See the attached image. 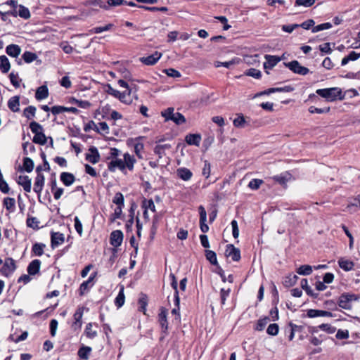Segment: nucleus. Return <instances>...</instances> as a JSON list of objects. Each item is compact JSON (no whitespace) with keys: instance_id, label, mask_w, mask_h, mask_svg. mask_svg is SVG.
Returning a JSON list of instances; mask_svg holds the SVG:
<instances>
[{"instance_id":"1","label":"nucleus","mask_w":360,"mask_h":360,"mask_svg":"<svg viewBox=\"0 0 360 360\" xmlns=\"http://www.w3.org/2000/svg\"><path fill=\"white\" fill-rule=\"evenodd\" d=\"M136 162L135 158L128 153L123 155V159L113 158L108 163V169L110 172H114L117 169L120 170L122 173L126 174L127 169L132 172L134 165Z\"/></svg>"},{"instance_id":"2","label":"nucleus","mask_w":360,"mask_h":360,"mask_svg":"<svg viewBox=\"0 0 360 360\" xmlns=\"http://www.w3.org/2000/svg\"><path fill=\"white\" fill-rule=\"evenodd\" d=\"M31 131L34 134L32 141L37 144L44 145L46 143L47 138L44 133L42 126L35 121H32L30 124Z\"/></svg>"},{"instance_id":"3","label":"nucleus","mask_w":360,"mask_h":360,"mask_svg":"<svg viewBox=\"0 0 360 360\" xmlns=\"http://www.w3.org/2000/svg\"><path fill=\"white\" fill-rule=\"evenodd\" d=\"M316 93L328 101H334L337 98H343L342 91L338 87L319 89L316 90Z\"/></svg>"},{"instance_id":"4","label":"nucleus","mask_w":360,"mask_h":360,"mask_svg":"<svg viewBox=\"0 0 360 360\" xmlns=\"http://www.w3.org/2000/svg\"><path fill=\"white\" fill-rule=\"evenodd\" d=\"M42 167L41 165H39L36 168L37 176L34 179V191L38 195L39 199L41 196V193L43 190L44 183H45V177L43 174H41Z\"/></svg>"},{"instance_id":"5","label":"nucleus","mask_w":360,"mask_h":360,"mask_svg":"<svg viewBox=\"0 0 360 360\" xmlns=\"http://www.w3.org/2000/svg\"><path fill=\"white\" fill-rule=\"evenodd\" d=\"M283 64L295 74L306 75L309 72V70L306 67L302 66L297 60H292L284 63Z\"/></svg>"},{"instance_id":"6","label":"nucleus","mask_w":360,"mask_h":360,"mask_svg":"<svg viewBox=\"0 0 360 360\" xmlns=\"http://www.w3.org/2000/svg\"><path fill=\"white\" fill-rule=\"evenodd\" d=\"M16 269L15 260L11 257L6 258L1 269V274L5 276L11 275Z\"/></svg>"},{"instance_id":"7","label":"nucleus","mask_w":360,"mask_h":360,"mask_svg":"<svg viewBox=\"0 0 360 360\" xmlns=\"http://www.w3.org/2000/svg\"><path fill=\"white\" fill-rule=\"evenodd\" d=\"M266 62L264 63V68L267 74H269V70L276 66L281 58L276 56L265 55Z\"/></svg>"},{"instance_id":"8","label":"nucleus","mask_w":360,"mask_h":360,"mask_svg":"<svg viewBox=\"0 0 360 360\" xmlns=\"http://www.w3.org/2000/svg\"><path fill=\"white\" fill-rule=\"evenodd\" d=\"M162 53L155 51L153 54L140 58V61L146 65H154L161 58Z\"/></svg>"},{"instance_id":"9","label":"nucleus","mask_w":360,"mask_h":360,"mask_svg":"<svg viewBox=\"0 0 360 360\" xmlns=\"http://www.w3.org/2000/svg\"><path fill=\"white\" fill-rule=\"evenodd\" d=\"M123 240V233L120 230L113 231L110 233V245L115 248H117L121 245Z\"/></svg>"},{"instance_id":"10","label":"nucleus","mask_w":360,"mask_h":360,"mask_svg":"<svg viewBox=\"0 0 360 360\" xmlns=\"http://www.w3.org/2000/svg\"><path fill=\"white\" fill-rule=\"evenodd\" d=\"M225 255L226 257H231V259L238 262L240 259V251L238 248H235L233 245L229 244L226 245Z\"/></svg>"},{"instance_id":"11","label":"nucleus","mask_w":360,"mask_h":360,"mask_svg":"<svg viewBox=\"0 0 360 360\" xmlns=\"http://www.w3.org/2000/svg\"><path fill=\"white\" fill-rule=\"evenodd\" d=\"M86 160L92 164H96L100 160V154L95 146H91L89 149V153L86 154Z\"/></svg>"},{"instance_id":"12","label":"nucleus","mask_w":360,"mask_h":360,"mask_svg":"<svg viewBox=\"0 0 360 360\" xmlns=\"http://www.w3.org/2000/svg\"><path fill=\"white\" fill-rule=\"evenodd\" d=\"M96 276V272L92 274L89 278L84 281L79 286V295H84L94 285L93 281Z\"/></svg>"},{"instance_id":"13","label":"nucleus","mask_w":360,"mask_h":360,"mask_svg":"<svg viewBox=\"0 0 360 360\" xmlns=\"http://www.w3.org/2000/svg\"><path fill=\"white\" fill-rule=\"evenodd\" d=\"M65 240L64 234L60 232H52L51 236V245L52 248H55L63 244Z\"/></svg>"},{"instance_id":"14","label":"nucleus","mask_w":360,"mask_h":360,"mask_svg":"<svg viewBox=\"0 0 360 360\" xmlns=\"http://www.w3.org/2000/svg\"><path fill=\"white\" fill-rule=\"evenodd\" d=\"M233 124L236 128H244L249 126L250 122L242 113H238L236 118L233 120Z\"/></svg>"},{"instance_id":"15","label":"nucleus","mask_w":360,"mask_h":360,"mask_svg":"<svg viewBox=\"0 0 360 360\" xmlns=\"http://www.w3.org/2000/svg\"><path fill=\"white\" fill-rule=\"evenodd\" d=\"M17 183L23 188L25 192L30 193L31 191L32 181L31 179L28 176H19Z\"/></svg>"},{"instance_id":"16","label":"nucleus","mask_w":360,"mask_h":360,"mask_svg":"<svg viewBox=\"0 0 360 360\" xmlns=\"http://www.w3.org/2000/svg\"><path fill=\"white\" fill-rule=\"evenodd\" d=\"M83 316V310L82 308H79L74 314V322L72 324V328L74 330L80 329L82 327V319Z\"/></svg>"},{"instance_id":"17","label":"nucleus","mask_w":360,"mask_h":360,"mask_svg":"<svg viewBox=\"0 0 360 360\" xmlns=\"http://www.w3.org/2000/svg\"><path fill=\"white\" fill-rule=\"evenodd\" d=\"M4 5L10 6L11 10H8L7 11H5L4 13V15H13V16H18V10L19 5H18L17 1L15 0H8L6 3H4Z\"/></svg>"},{"instance_id":"18","label":"nucleus","mask_w":360,"mask_h":360,"mask_svg":"<svg viewBox=\"0 0 360 360\" xmlns=\"http://www.w3.org/2000/svg\"><path fill=\"white\" fill-rule=\"evenodd\" d=\"M307 316L309 318H316L319 316L333 317V315L330 311L319 310V309H309L307 311Z\"/></svg>"},{"instance_id":"19","label":"nucleus","mask_w":360,"mask_h":360,"mask_svg":"<svg viewBox=\"0 0 360 360\" xmlns=\"http://www.w3.org/2000/svg\"><path fill=\"white\" fill-rule=\"evenodd\" d=\"M338 305L345 309H350L352 308L351 301L348 297V292L342 293L338 300Z\"/></svg>"},{"instance_id":"20","label":"nucleus","mask_w":360,"mask_h":360,"mask_svg":"<svg viewBox=\"0 0 360 360\" xmlns=\"http://www.w3.org/2000/svg\"><path fill=\"white\" fill-rule=\"evenodd\" d=\"M167 312L164 308H161L160 312L158 314L159 322L162 329L163 333H166L168 328V323L167 319Z\"/></svg>"},{"instance_id":"21","label":"nucleus","mask_w":360,"mask_h":360,"mask_svg":"<svg viewBox=\"0 0 360 360\" xmlns=\"http://www.w3.org/2000/svg\"><path fill=\"white\" fill-rule=\"evenodd\" d=\"M60 181L66 186H71L75 181L74 174L70 172H62L60 176Z\"/></svg>"},{"instance_id":"22","label":"nucleus","mask_w":360,"mask_h":360,"mask_svg":"<svg viewBox=\"0 0 360 360\" xmlns=\"http://www.w3.org/2000/svg\"><path fill=\"white\" fill-rule=\"evenodd\" d=\"M6 53L9 56L17 58L21 53V48L17 44H9L6 48Z\"/></svg>"},{"instance_id":"23","label":"nucleus","mask_w":360,"mask_h":360,"mask_svg":"<svg viewBox=\"0 0 360 360\" xmlns=\"http://www.w3.org/2000/svg\"><path fill=\"white\" fill-rule=\"evenodd\" d=\"M41 261L39 259H34L32 260L27 266V272L30 275H35L37 274L40 269Z\"/></svg>"},{"instance_id":"24","label":"nucleus","mask_w":360,"mask_h":360,"mask_svg":"<svg viewBox=\"0 0 360 360\" xmlns=\"http://www.w3.org/2000/svg\"><path fill=\"white\" fill-rule=\"evenodd\" d=\"M177 176L184 181H188L191 179L193 173L186 167H180L176 170Z\"/></svg>"},{"instance_id":"25","label":"nucleus","mask_w":360,"mask_h":360,"mask_svg":"<svg viewBox=\"0 0 360 360\" xmlns=\"http://www.w3.org/2000/svg\"><path fill=\"white\" fill-rule=\"evenodd\" d=\"M185 141L188 145L198 146L200 143L201 136L198 134H190L186 136Z\"/></svg>"},{"instance_id":"26","label":"nucleus","mask_w":360,"mask_h":360,"mask_svg":"<svg viewBox=\"0 0 360 360\" xmlns=\"http://www.w3.org/2000/svg\"><path fill=\"white\" fill-rule=\"evenodd\" d=\"M20 97L18 96L11 97L8 101V108L15 112H18L20 108Z\"/></svg>"},{"instance_id":"27","label":"nucleus","mask_w":360,"mask_h":360,"mask_svg":"<svg viewBox=\"0 0 360 360\" xmlns=\"http://www.w3.org/2000/svg\"><path fill=\"white\" fill-rule=\"evenodd\" d=\"M49 96V90L46 85H42L37 88L35 93V98L38 101L45 99Z\"/></svg>"},{"instance_id":"28","label":"nucleus","mask_w":360,"mask_h":360,"mask_svg":"<svg viewBox=\"0 0 360 360\" xmlns=\"http://www.w3.org/2000/svg\"><path fill=\"white\" fill-rule=\"evenodd\" d=\"M359 201V195H358L349 202V204L346 207L345 211H348L349 212H356L359 208H360Z\"/></svg>"},{"instance_id":"29","label":"nucleus","mask_w":360,"mask_h":360,"mask_svg":"<svg viewBox=\"0 0 360 360\" xmlns=\"http://www.w3.org/2000/svg\"><path fill=\"white\" fill-rule=\"evenodd\" d=\"M11 68V64L8 58L4 56H0V70L2 73H7Z\"/></svg>"},{"instance_id":"30","label":"nucleus","mask_w":360,"mask_h":360,"mask_svg":"<svg viewBox=\"0 0 360 360\" xmlns=\"http://www.w3.org/2000/svg\"><path fill=\"white\" fill-rule=\"evenodd\" d=\"M91 347L82 345L78 350V356L83 360H88L91 352Z\"/></svg>"},{"instance_id":"31","label":"nucleus","mask_w":360,"mask_h":360,"mask_svg":"<svg viewBox=\"0 0 360 360\" xmlns=\"http://www.w3.org/2000/svg\"><path fill=\"white\" fill-rule=\"evenodd\" d=\"M338 264L341 269H342L343 270H345L346 271H349L352 270L354 266V264L353 262L348 260V259H345L344 258H340L338 260Z\"/></svg>"},{"instance_id":"32","label":"nucleus","mask_w":360,"mask_h":360,"mask_svg":"<svg viewBox=\"0 0 360 360\" xmlns=\"http://www.w3.org/2000/svg\"><path fill=\"white\" fill-rule=\"evenodd\" d=\"M142 137H139L138 139H136L134 143V153L139 159L143 158L142 152L144 149L143 143L138 141V139H140Z\"/></svg>"},{"instance_id":"33","label":"nucleus","mask_w":360,"mask_h":360,"mask_svg":"<svg viewBox=\"0 0 360 360\" xmlns=\"http://www.w3.org/2000/svg\"><path fill=\"white\" fill-rule=\"evenodd\" d=\"M124 301H125V296H124V287L122 286L120 288V290L118 292V295L115 297V306H117V308H120L121 307H122L124 305Z\"/></svg>"},{"instance_id":"34","label":"nucleus","mask_w":360,"mask_h":360,"mask_svg":"<svg viewBox=\"0 0 360 360\" xmlns=\"http://www.w3.org/2000/svg\"><path fill=\"white\" fill-rule=\"evenodd\" d=\"M4 206L6 207L7 210L10 212H13L15 208V200L13 198H5L4 199Z\"/></svg>"},{"instance_id":"35","label":"nucleus","mask_w":360,"mask_h":360,"mask_svg":"<svg viewBox=\"0 0 360 360\" xmlns=\"http://www.w3.org/2000/svg\"><path fill=\"white\" fill-rule=\"evenodd\" d=\"M170 276L172 278L171 285H172V288L174 290V302L178 304L180 302V299H179V292H178L177 281H176L175 276L173 274H171Z\"/></svg>"},{"instance_id":"36","label":"nucleus","mask_w":360,"mask_h":360,"mask_svg":"<svg viewBox=\"0 0 360 360\" xmlns=\"http://www.w3.org/2000/svg\"><path fill=\"white\" fill-rule=\"evenodd\" d=\"M34 169V162L30 158H24L23 159V165L21 170H25L27 172H31Z\"/></svg>"},{"instance_id":"37","label":"nucleus","mask_w":360,"mask_h":360,"mask_svg":"<svg viewBox=\"0 0 360 360\" xmlns=\"http://www.w3.org/2000/svg\"><path fill=\"white\" fill-rule=\"evenodd\" d=\"M46 245L44 243H36L33 245L32 251L36 256H41L44 254V250Z\"/></svg>"},{"instance_id":"38","label":"nucleus","mask_w":360,"mask_h":360,"mask_svg":"<svg viewBox=\"0 0 360 360\" xmlns=\"http://www.w3.org/2000/svg\"><path fill=\"white\" fill-rule=\"evenodd\" d=\"M298 279V276L295 274H290L284 278L283 284L286 287L294 285Z\"/></svg>"},{"instance_id":"39","label":"nucleus","mask_w":360,"mask_h":360,"mask_svg":"<svg viewBox=\"0 0 360 360\" xmlns=\"http://www.w3.org/2000/svg\"><path fill=\"white\" fill-rule=\"evenodd\" d=\"M93 323H89L85 328L84 334L89 339H94L97 336V331L92 330Z\"/></svg>"},{"instance_id":"40","label":"nucleus","mask_w":360,"mask_h":360,"mask_svg":"<svg viewBox=\"0 0 360 360\" xmlns=\"http://www.w3.org/2000/svg\"><path fill=\"white\" fill-rule=\"evenodd\" d=\"M131 90L124 91L123 92H120V96H118V99L126 104H129L131 103L132 100L130 98Z\"/></svg>"},{"instance_id":"41","label":"nucleus","mask_w":360,"mask_h":360,"mask_svg":"<svg viewBox=\"0 0 360 360\" xmlns=\"http://www.w3.org/2000/svg\"><path fill=\"white\" fill-rule=\"evenodd\" d=\"M270 321V319L267 316H265L264 318L259 319L257 321V323L255 326V330L258 331H262L264 329L265 326L267 325L269 321Z\"/></svg>"},{"instance_id":"42","label":"nucleus","mask_w":360,"mask_h":360,"mask_svg":"<svg viewBox=\"0 0 360 360\" xmlns=\"http://www.w3.org/2000/svg\"><path fill=\"white\" fill-rule=\"evenodd\" d=\"M142 208L143 210H150L153 212H155V205L154 204V202L152 199H144L142 202Z\"/></svg>"},{"instance_id":"43","label":"nucleus","mask_w":360,"mask_h":360,"mask_svg":"<svg viewBox=\"0 0 360 360\" xmlns=\"http://www.w3.org/2000/svg\"><path fill=\"white\" fill-rule=\"evenodd\" d=\"M39 221L37 217H30L27 219L26 224L28 227L32 228L33 229H39Z\"/></svg>"},{"instance_id":"44","label":"nucleus","mask_w":360,"mask_h":360,"mask_svg":"<svg viewBox=\"0 0 360 360\" xmlns=\"http://www.w3.org/2000/svg\"><path fill=\"white\" fill-rule=\"evenodd\" d=\"M22 58L25 63H30L35 60L37 58V56L34 53L30 51H25L22 54Z\"/></svg>"},{"instance_id":"45","label":"nucleus","mask_w":360,"mask_h":360,"mask_svg":"<svg viewBox=\"0 0 360 360\" xmlns=\"http://www.w3.org/2000/svg\"><path fill=\"white\" fill-rule=\"evenodd\" d=\"M36 108L32 105H30L25 108L23 111V115L28 120L33 118L35 116Z\"/></svg>"},{"instance_id":"46","label":"nucleus","mask_w":360,"mask_h":360,"mask_svg":"<svg viewBox=\"0 0 360 360\" xmlns=\"http://www.w3.org/2000/svg\"><path fill=\"white\" fill-rule=\"evenodd\" d=\"M18 13L20 17L24 19H28L30 17L29 9L22 5H19Z\"/></svg>"},{"instance_id":"47","label":"nucleus","mask_w":360,"mask_h":360,"mask_svg":"<svg viewBox=\"0 0 360 360\" xmlns=\"http://www.w3.org/2000/svg\"><path fill=\"white\" fill-rule=\"evenodd\" d=\"M206 259L213 265L217 264V259L216 253L212 250L205 251Z\"/></svg>"},{"instance_id":"48","label":"nucleus","mask_w":360,"mask_h":360,"mask_svg":"<svg viewBox=\"0 0 360 360\" xmlns=\"http://www.w3.org/2000/svg\"><path fill=\"white\" fill-rule=\"evenodd\" d=\"M312 272V267L310 265H302L297 269L300 275H309Z\"/></svg>"},{"instance_id":"49","label":"nucleus","mask_w":360,"mask_h":360,"mask_svg":"<svg viewBox=\"0 0 360 360\" xmlns=\"http://www.w3.org/2000/svg\"><path fill=\"white\" fill-rule=\"evenodd\" d=\"M332 27V24L330 22H325L320 25H318L316 26H314L312 27L311 32L313 33H316L324 30H328Z\"/></svg>"},{"instance_id":"50","label":"nucleus","mask_w":360,"mask_h":360,"mask_svg":"<svg viewBox=\"0 0 360 360\" xmlns=\"http://www.w3.org/2000/svg\"><path fill=\"white\" fill-rule=\"evenodd\" d=\"M263 183L262 179H253L249 182L248 187L252 190H257Z\"/></svg>"},{"instance_id":"51","label":"nucleus","mask_w":360,"mask_h":360,"mask_svg":"<svg viewBox=\"0 0 360 360\" xmlns=\"http://www.w3.org/2000/svg\"><path fill=\"white\" fill-rule=\"evenodd\" d=\"M9 78L11 83L15 87L18 88L20 86V82L21 79L19 78L18 74H15L14 72H11L9 75Z\"/></svg>"},{"instance_id":"52","label":"nucleus","mask_w":360,"mask_h":360,"mask_svg":"<svg viewBox=\"0 0 360 360\" xmlns=\"http://www.w3.org/2000/svg\"><path fill=\"white\" fill-rule=\"evenodd\" d=\"M113 203L116 204L118 207H124V196L123 195L118 192L116 193L113 199H112Z\"/></svg>"},{"instance_id":"53","label":"nucleus","mask_w":360,"mask_h":360,"mask_svg":"<svg viewBox=\"0 0 360 360\" xmlns=\"http://www.w3.org/2000/svg\"><path fill=\"white\" fill-rule=\"evenodd\" d=\"M279 331V327L277 323H271L267 329L266 333L270 335H276Z\"/></svg>"},{"instance_id":"54","label":"nucleus","mask_w":360,"mask_h":360,"mask_svg":"<svg viewBox=\"0 0 360 360\" xmlns=\"http://www.w3.org/2000/svg\"><path fill=\"white\" fill-rule=\"evenodd\" d=\"M330 107H327V108H316L314 106H310L309 108V112L311 114H314V113H319V114H321V113H327L330 111Z\"/></svg>"},{"instance_id":"55","label":"nucleus","mask_w":360,"mask_h":360,"mask_svg":"<svg viewBox=\"0 0 360 360\" xmlns=\"http://www.w3.org/2000/svg\"><path fill=\"white\" fill-rule=\"evenodd\" d=\"M174 109L173 108H168L165 110L161 112L162 117H165V120H172V117L174 116Z\"/></svg>"},{"instance_id":"56","label":"nucleus","mask_w":360,"mask_h":360,"mask_svg":"<svg viewBox=\"0 0 360 360\" xmlns=\"http://www.w3.org/2000/svg\"><path fill=\"white\" fill-rule=\"evenodd\" d=\"M172 120L176 124H181L186 122L185 117L179 112H174Z\"/></svg>"},{"instance_id":"57","label":"nucleus","mask_w":360,"mask_h":360,"mask_svg":"<svg viewBox=\"0 0 360 360\" xmlns=\"http://www.w3.org/2000/svg\"><path fill=\"white\" fill-rule=\"evenodd\" d=\"M315 3V0H296L295 5L296 6L310 7Z\"/></svg>"},{"instance_id":"58","label":"nucleus","mask_w":360,"mask_h":360,"mask_svg":"<svg viewBox=\"0 0 360 360\" xmlns=\"http://www.w3.org/2000/svg\"><path fill=\"white\" fill-rule=\"evenodd\" d=\"M74 223H75L74 226H75V229L76 231L80 236H82V233H83L82 224V222L80 221L78 217H75L74 218Z\"/></svg>"},{"instance_id":"59","label":"nucleus","mask_w":360,"mask_h":360,"mask_svg":"<svg viewBox=\"0 0 360 360\" xmlns=\"http://www.w3.org/2000/svg\"><path fill=\"white\" fill-rule=\"evenodd\" d=\"M170 147L169 145H158L155 147L154 152L159 155V158H162L164 155V151L165 148H169Z\"/></svg>"},{"instance_id":"60","label":"nucleus","mask_w":360,"mask_h":360,"mask_svg":"<svg viewBox=\"0 0 360 360\" xmlns=\"http://www.w3.org/2000/svg\"><path fill=\"white\" fill-rule=\"evenodd\" d=\"M167 76L169 77H174V78H178V77H181V73L175 70V69H173V68H169V69H166L163 71Z\"/></svg>"},{"instance_id":"61","label":"nucleus","mask_w":360,"mask_h":360,"mask_svg":"<svg viewBox=\"0 0 360 360\" xmlns=\"http://www.w3.org/2000/svg\"><path fill=\"white\" fill-rule=\"evenodd\" d=\"M245 75L248 76L252 77L256 79H259L262 76V73L260 70L255 69V68H250L246 72Z\"/></svg>"},{"instance_id":"62","label":"nucleus","mask_w":360,"mask_h":360,"mask_svg":"<svg viewBox=\"0 0 360 360\" xmlns=\"http://www.w3.org/2000/svg\"><path fill=\"white\" fill-rule=\"evenodd\" d=\"M319 328L322 330L326 331L327 333L332 334L334 333L336 330V328L328 323H323L319 326Z\"/></svg>"},{"instance_id":"63","label":"nucleus","mask_w":360,"mask_h":360,"mask_svg":"<svg viewBox=\"0 0 360 360\" xmlns=\"http://www.w3.org/2000/svg\"><path fill=\"white\" fill-rule=\"evenodd\" d=\"M231 290L230 288L225 290L224 288H221L220 290V297H221V303L222 305L225 304L226 298L229 296Z\"/></svg>"},{"instance_id":"64","label":"nucleus","mask_w":360,"mask_h":360,"mask_svg":"<svg viewBox=\"0 0 360 360\" xmlns=\"http://www.w3.org/2000/svg\"><path fill=\"white\" fill-rule=\"evenodd\" d=\"M211 172V166L208 161L205 160L204 162V167L202 168V174L205 178H208L210 175Z\"/></svg>"}]
</instances>
